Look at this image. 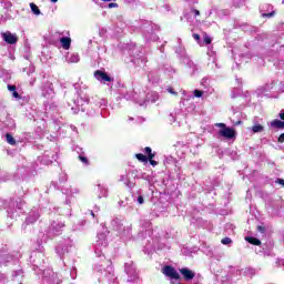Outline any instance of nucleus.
Segmentation results:
<instances>
[{
    "mask_svg": "<svg viewBox=\"0 0 284 284\" xmlns=\"http://www.w3.org/2000/svg\"><path fill=\"white\" fill-rule=\"evenodd\" d=\"M184 68H186V72L191 74V77H195V74H199L201 72V67L199 64L194 63L192 59L184 58L183 62H181Z\"/></svg>",
    "mask_w": 284,
    "mask_h": 284,
    "instance_id": "obj_15",
    "label": "nucleus"
},
{
    "mask_svg": "<svg viewBox=\"0 0 284 284\" xmlns=\"http://www.w3.org/2000/svg\"><path fill=\"white\" fill-rule=\"evenodd\" d=\"M65 267H70V276L72 278V281H74L77 278V266H74V263L72 264H65Z\"/></svg>",
    "mask_w": 284,
    "mask_h": 284,
    "instance_id": "obj_35",
    "label": "nucleus"
},
{
    "mask_svg": "<svg viewBox=\"0 0 284 284\" xmlns=\"http://www.w3.org/2000/svg\"><path fill=\"white\" fill-rule=\"evenodd\" d=\"M191 14L194 17H199L201 16V11H199L197 9H191Z\"/></svg>",
    "mask_w": 284,
    "mask_h": 284,
    "instance_id": "obj_57",
    "label": "nucleus"
},
{
    "mask_svg": "<svg viewBox=\"0 0 284 284\" xmlns=\"http://www.w3.org/2000/svg\"><path fill=\"white\" fill-rule=\"evenodd\" d=\"M144 154H146V158H149V159H154V156H155V154L152 153V148H150V146L144 148Z\"/></svg>",
    "mask_w": 284,
    "mask_h": 284,
    "instance_id": "obj_42",
    "label": "nucleus"
},
{
    "mask_svg": "<svg viewBox=\"0 0 284 284\" xmlns=\"http://www.w3.org/2000/svg\"><path fill=\"white\" fill-rule=\"evenodd\" d=\"M124 272L129 276V283H134V281L139 278V272L136 271V265H134V262H126L124 264Z\"/></svg>",
    "mask_w": 284,
    "mask_h": 284,
    "instance_id": "obj_12",
    "label": "nucleus"
},
{
    "mask_svg": "<svg viewBox=\"0 0 284 284\" xmlns=\"http://www.w3.org/2000/svg\"><path fill=\"white\" fill-rule=\"evenodd\" d=\"M60 43L63 50H70V45H72V39H70L69 37H62L60 38Z\"/></svg>",
    "mask_w": 284,
    "mask_h": 284,
    "instance_id": "obj_32",
    "label": "nucleus"
},
{
    "mask_svg": "<svg viewBox=\"0 0 284 284\" xmlns=\"http://www.w3.org/2000/svg\"><path fill=\"white\" fill-rule=\"evenodd\" d=\"M0 3L3 6L4 10H11L12 8V2L8 0H1Z\"/></svg>",
    "mask_w": 284,
    "mask_h": 284,
    "instance_id": "obj_46",
    "label": "nucleus"
},
{
    "mask_svg": "<svg viewBox=\"0 0 284 284\" xmlns=\"http://www.w3.org/2000/svg\"><path fill=\"white\" fill-rule=\"evenodd\" d=\"M108 234L110 232L103 231L99 232L97 235V241L93 246L94 254L102 263H97L93 267L94 272H97L99 278V283L103 284H119L116 280V275H114V267H112V261L106 260L103 252L108 247Z\"/></svg>",
    "mask_w": 284,
    "mask_h": 284,
    "instance_id": "obj_1",
    "label": "nucleus"
},
{
    "mask_svg": "<svg viewBox=\"0 0 284 284\" xmlns=\"http://www.w3.org/2000/svg\"><path fill=\"white\" fill-rule=\"evenodd\" d=\"M222 245H232V239L230 237H224L221 241Z\"/></svg>",
    "mask_w": 284,
    "mask_h": 284,
    "instance_id": "obj_53",
    "label": "nucleus"
},
{
    "mask_svg": "<svg viewBox=\"0 0 284 284\" xmlns=\"http://www.w3.org/2000/svg\"><path fill=\"white\" fill-rule=\"evenodd\" d=\"M68 181V174L61 173L59 176V182L60 183H65Z\"/></svg>",
    "mask_w": 284,
    "mask_h": 284,
    "instance_id": "obj_50",
    "label": "nucleus"
},
{
    "mask_svg": "<svg viewBox=\"0 0 284 284\" xmlns=\"http://www.w3.org/2000/svg\"><path fill=\"white\" fill-rule=\"evenodd\" d=\"M64 227H65V222L59 219L52 220L48 230L39 233L38 243H47L49 241H52L54 236H60V234L63 233Z\"/></svg>",
    "mask_w": 284,
    "mask_h": 284,
    "instance_id": "obj_4",
    "label": "nucleus"
},
{
    "mask_svg": "<svg viewBox=\"0 0 284 284\" xmlns=\"http://www.w3.org/2000/svg\"><path fill=\"white\" fill-rule=\"evenodd\" d=\"M270 130H284V121L275 119L268 123Z\"/></svg>",
    "mask_w": 284,
    "mask_h": 284,
    "instance_id": "obj_27",
    "label": "nucleus"
},
{
    "mask_svg": "<svg viewBox=\"0 0 284 284\" xmlns=\"http://www.w3.org/2000/svg\"><path fill=\"white\" fill-rule=\"evenodd\" d=\"M253 126L251 128V131L253 132V134H258L261 132L265 131V126H263L262 124H260L256 119L253 120Z\"/></svg>",
    "mask_w": 284,
    "mask_h": 284,
    "instance_id": "obj_30",
    "label": "nucleus"
},
{
    "mask_svg": "<svg viewBox=\"0 0 284 284\" xmlns=\"http://www.w3.org/2000/svg\"><path fill=\"white\" fill-rule=\"evenodd\" d=\"M215 128H221L217 132L220 136L229 140L236 139V130L227 126L225 123H216Z\"/></svg>",
    "mask_w": 284,
    "mask_h": 284,
    "instance_id": "obj_11",
    "label": "nucleus"
},
{
    "mask_svg": "<svg viewBox=\"0 0 284 284\" xmlns=\"http://www.w3.org/2000/svg\"><path fill=\"white\" fill-rule=\"evenodd\" d=\"M165 165H172L174 163H176V160L172 156H168L164 161Z\"/></svg>",
    "mask_w": 284,
    "mask_h": 284,
    "instance_id": "obj_48",
    "label": "nucleus"
},
{
    "mask_svg": "<svg viewBox=\"0 0 284 284\" xmlns=\"http://www.w3.org/2000/svg\"><path fill=\"white\" fill-rule=\"evenodd\" d=\"M24 278L23 268H14L11 274L10 284H23Z\"/></svg>",
    "mask_w": 284,
    "mask_h": 284,
    "instance_id": "obj_19",
    "label": "nucleus"
},
{
    "mask_svg": "<svg viewBox=\"0 0 284 284\" xmlns=\"http://www.w3.org/2000/svg\"><path fill=\"white\" fill-rule=\"evenodd\" d=\"M161 12H170V4H164L160 8Z\"/></svg>",
    "mask_w": 284,
    "mask_h": 284,
    "instance_id": "obj_56",
    "label": "nucleus"
},
{
    "mask_svg": "<svg viewBox=\"0 0 284 284\" xmlns=\"http://www.w3.org/2000/svg\"><path fill=\"white\" fill-rule=\"evenodd\" d=\"M30 9H31V12L33 14H36V17H39V14H41V10L39 9V7L34 2L30 3Z\"/></svg>",
    "mask_w": 284,
    "mask_h": 284,
    "instance_id": "obj_37",
    "label": "nucleus"
},
{
    "mask_svg": "<svg viewBox=\"0 0 284 284\" xmlns=\"http://www.w3.org/2000/svg\"><path fill=\"white\" fill-rule=\"evenodd\" d=\"M8 216H10V219H17V216H19V213L12 210H8Z\"/></svg>",
    "mask_w": 284,
    "mask_h": 284,
    "instance_id": "obj_51",
    "label": "nucleus"
},
{
    "mask_svg": "<svg viewBox=\"0 0 284 284\" xmlns=\"http://www.w3.org/2000/svg\"><path fill=\"white\" fill-rule=\"evenodd\" d=\"M6 140L9 145H17V140H14V136H12L10 133L6 134Z\"/></svg>",
    "mask_w": 284,
    "mask_h": 284,
    "instance_id": "obj_40",
    "label": "nucleus"
},
{
    "mask_svg": "<svg viewBox=\"0 0 284 284\" xmlns=\"http://www.w3.org/2000/svg\"><path fill=\"white\" fill-rule=\"evenodd\" d=\"M178 41L180 44L175 49V54H178L180 63H183L184 59H190V55H187L185 47L181 43V39H179Z\"/></svg>",
    "mask_w": 284,
    "mask_h": 284,
    "instance_id": "obj_24",
    "label": "nucleus"
},
{
    "mask_svg": "<svg viewBox=\"0 0 284 284\" xmlns=\"http://www.w3.org/2000/svg\"><path fill=\"white\" fill-rule=\"evenodd\" d=\"M98 199H106L108 196V186L102 183H98Z\"/></svg>",
    "mask_w": 284,
    "mask_h": 284,
    "instance_id": "obj_28",
    "label": "nucleus"
},
{
    "mask_svg": "<svg viewBox=\"0 0 284 284\" xmlns=\"http://www.w3.org/2000/svg\"><path fill=\"white\" fill-rule=\"evenodd\" d=\"M94 77H95L97 81H100L101 83H112V81H114V79H112V77H110L108 73H105V71H101V70H97L94 72Z\"/></svg>",
    "mask_w": 284,
    "mask_h": 284,
    "instance_id": "obj_23",
    "label": "nucleus"
},
{
    "mask_svg": "<svg viewBox=\"0 0 284 284\" xmlns=\"http://www.w3.org/2000/svg\"><path fill=\"white\" fill-rule=\"evenodd\" d=\"M0 265H19V260H16L14 256L8 254L6 248L0 251Z\"/></svg>",
    "mask_w": 284,
    "mask_h": 284,
    "instance_id": "obj_16",
    "label": "nucleus"
},
{
    "mask_svg": "<svg viewBox=\"0 0 284 284\" xmlns=\"http://www.w3.org/2000/svg\"><path fill=\"white\" fill-rule=\"evenodd\" d=\"M73 88L78 94V99L74 100V106L71 108L73 114H78L79 110L81 112H85L87 116H94V114H101V116L105 118V113L103 111L108 108V100L101 99L99 97H88L87 93L83 92L85 90V85L81 87V83H74Z\"/></svg>",
    "mask_w": 284,
    "mask_h": 284,
    "instance_id": "obj_2",
    "label": "nucleus"
},
{
    "mask_svg": "<svg viewBox=\"0 0 284 284\" xmlns=\"http://www.w3.org/2000/svg\"><path fill=\"white\" fill-rule=\"evenodd\" d=\"M204 43H206V45H210V43H212V38H210L207 34L204 36Z\"/></svg>",
    "mask_w": 284,
    "mask_h": 284,
    "instance_id": "obj_59",
    "label": "nucleus"
},
{
    "mask_svg": "<svg viewBox=\"0 0 284 284\" xmlns=\"http://www.w3.org/2000/svg\"><path fill=\"white\" fill-rule=\"evenodd\" d=\"M118 94L119 100L125 99V101H134V103H138L139 105H143L144 103V101L139 100V95L131 91V89H128L123 82H118Z\"/></svg>",
    "mask_w": 284,
    "mask_h": 284,
    "instance_id": "obj_6",
    "label": "nucleus"
},
{
    "mask_svg": "<svg viewBox=\"0 0 284 284\" xmlns=\"http://www.w3.org/2000/svg\"><path fill=\"white\" fill-rule=\"evenodd\" d=\"M162 274L171 278V281H179V278H181V275L179 274V272H176V268L170 265H166L162 268Z\"/></svg>",
    "mask_w": 284,
    "mask_h": 284,
    "instance_id": "obj_20",
    "label": "nucleus"
},
{
    "mask_svg": "<svg viewBox=\"0 0 284 284\" xmlns=\"http://www.w3.org/2000/svg\"><path fill=\"white\" fill-rule=\"evenodd\" d=\"M72 250H74V242L72 239L68 237L58 243L55 246V254L63 260V256H65V254H70Z\"/></svg>",
    "mask_w": 284,
    "mask_h": 284,
    "instance_id": "obj_8",
    "label": "nucleus"
},
{
    "mask_svg": "<svg viewBox=\"0 0 284 284\" xmlns=\"http://www.w3.org/2000/svg\"><path fill=\"white\" fill-rule=\"evenodd\" d=\"M10 19H12V10L8 9L4 12V16H0V21H10Z\"/></svg>",
    "mask_w": 284,
    "mask_h": 284,
    "instance_id": "obj_36",
    "label": "nucleus"
},
{
    "mask_svg": "<svg viewBox=\"0 0 284 284\" xmlns=\"http://www.w3.org/2000/svg\"><path fill=\"white\" fill-rule=\"evenodd\" d=\"M180 273L184 276L185 281H192V278H194V272L187 267L181 268Z\"/></svg>",
    "mask_w": 284,
    "mask_h": 284,
    "instance_id": "obj_31",
    "label": "nucleus"
},
{
    "mask_svg": "<svg viewBox=\"0 0 284 284\" xmlns=\"http://www.w3.org/2000/svg\"><path fill=\"white\" fill-rule=\"evenodd\" d=\"M41 216V214H39V209L34 207L32 209L27 219L26 222L22 224V230H28V225H34L36 222L39 221V217Z\"/></svg>",
    "mask_w": 284,
    "mask_h": 284,
    "instance_id": "obj_17",
    "label": "nucleus"
},
{
    "mask_svg": "<svg viewBox=\"0 0 284 284\" xmlns=\"http://www.w3.org/2000/svg\"><path fill=\"white\" fill-rule=\"evenodd\" d=\"M139 101H144L143 105H145L148 101H150L151 103H156V101H159V93L151 92V93H148L146 97L144 93H142L139 98Z\"/></svg>",
    "mask_w": 284,
    "mask_h": 284,
    "instance_id": "obj_25",
    "label": "nucleus"
},
{
    "mask_svg": "<svg viewBox=\"0 0 284 284\" xmlns=\"http://www.w3.org/2000/svg\"><path fill=\"white\" fill-rule=\"evenodd\" d=\"M23 72H26L28 74V77H30L31 74H34L36 68L33 64H30L29 68L23 69Z\"/></svg>",
    "mask_w": 284,
    "mask_h": 284,
    "instance_id": "obj_44",
    "label": "nucleus"
},
{
    "mask_svg": "<svg viewBox=\"0 0 284 284\" xmlns=\"http://www.w3.org/2000/svg\"><path fill=\"white\" fill-rule=\"evenodd\" d=\"M207 65L212 70H214L215 68H219V63H216V59H214V58L212 59V61Z\"/></svg>",
    "mask_w": 284,
    "mask_h": 284,
    "instance_id": "obj_49",
    "label": "nucleus"
},
{
    "mask_svg": "<svg viewBox=\"0 0 284 284\" xmlns=\"http://www.w3.org/2000/svg\"><path fill=\"white\" fill-rule=\"evenodd\" d=\"M6 283H7L6 275L0 274V284H6Z\"/></svg>",
    "mask_w": 284,
    "mask_h": 284,
    "instance_id": "obj_60",
    "label": "nucleus"
},
{
    "mask_svg": "<svg viewBox=\"0 0 284 284\" xmlns=\"http://www.w3.org/2000/svg\"><path fill=\"white\" fill-rule=\"evenodd\" d=\"M23 205H26V202L23 200L18 199V201H16L17 210H23Z\"/></svg>",
    "mask_w": 284,
    "mask_h": 284,
    "instance_id": "obj_47",
    "label": "nucleus"
},
{
    "mask_svg": "<svg viewBox=\"0 0 284 284\" xmlns=\"http://www.w3.org/2000/svg\"><path fill=\"white\" fill-rule=\"evenodd\" d=\"M7 88L16 101H21V94H19V91H17V85L8 84Z\"/></svg>",
    "mask_w": 284,
    "mask_h": 284,
    "instance_id": "obj_29",
    "label": "nucleus"
},
{
    "mask_svg": "<svg viewBox=\"0 0 284 284\" xmlns=\"http://www.w3.org/2000/svg\"><path fill=\"white\" fill-rule=\"evenodd\" d=\"M111 227L115 232H119L123 241H130V239H132V226H123V219L119 216L112 217Z\"/></svg>",
    "mask_w": 284,
    "mask_h": 284,
    "instance_id": "obj_5",
    "label": "nucleus"
},
{
    "mask_svg": "<svg viewBox=\"0 0 284 284\" xmlns=\"http://www.w3.org/2000/svg\"><path fill=\"white\" fill-rule=\"evenodd\" d=\"M245 241H247V243H251V245H261V240L256 237L246 236Z\"/></svg>",
    "mask_w": 284,
    "mask_h": 284,
    "instance_id": "obj_38",
    "label": "nucleus"
},
{
    "mask_svg": "<svg viewBox=\"0 0 284 284\" xmlns=\"http://www.w3.org/2000/svg\"><path fill=\"white\" fill-rule=\"evenodd\" d=\"M135 158L138 159V161H140V163H148V156H145L143 153H138L135 154Z\"/></svg>",
    "mask_w": 284,
    "mask_h": 284,
    "instance_id": "obj_43",
    "label": "nucleus"
},
{
    "mask_svg": "<svg viewBox=\"0 0 284 284\" xmlns=\"http://www.w3.org/2000/svg\"><path fill=\"white\" fill-rule=\"evenodd\" d=\"M41 94L43 99H47V101H52V99H54L55 93H54V85L52 84V82L47 81L42 84Z\"/></svg>",
    "mask_w": 284,
    "mask_h": 284,
    "instance_id": "obj_14",
    "label": "nucleus"
},
{
    "mask_svg": "<svg viewBox=\"0 0 284 284\" xmlns=\"http://www.w3.org/2000/svg\"><path fill=\"white\" fill-rule=\"evenodd\" d=\"M148 58L145 55H138L132 59L134 65H145Z\"/></svg>",
    "mask_w": 284,
    "mask_h": 284,
    "instance_id": "obj_33",
    "label": "nucleus"
},
{
    "mask_svg": "<svg viewBox=\"0 0 284 284\" xmlns=\"http://www.w3.org/2000/svg\"><path fill=\"white\" fill-rule=\"evenodd\" d=\"M261 14H262V17H266L267 19H272V17H274V14H275L274 7H272V4L262 6Z\"/></svg>",
    "mask_w": 284,
    "mask_h": 284,
    "instance_id": "obj_26",
    "label": "nucleus"
},
{
    "mask_svg": "<svg viewBox=\"0 0 284 284\" xmlns=\"http://www.w3.org/2000/svg\"><path fill=\"white\" fill-rule=\"evenodd\" d=\"M106 8L109 9H112V8H119V4L118 3H114V2H110Z\"/></svg>",
    "mask_w": 284,
    "mask_h": 284,
    "instance_id": "obj_61",
    "label": "nucleus"
},
{
    "mask_svg": "<svg viewBox=\"0 0 284 284\" xmlns=\"http://www.w3.org/2000/svg\"><path fill=\"white\" fill-rule=\"evenodd\" d=\"M133 201L138 203V205H143V203H145V199L141 194H139L138 196L133 195Z\"/></svg>",
    "mask_w": 284,
    "mask_h": 284,
    "instance_id": "obj_41",
    "label": "nucleus"
},
{
    "mask_svg": "<svg viewBox=\"0 0 284 284\" xmlns=\"http://www.w3.org/2000/svg\"><path fill=\"white\" fill-rule=\"evenodd\" d=\"M161 30V27L159 24H154L153 22L145 21L142 24V34L145 39V41H158L159 36H156V32Z\"/></svg>",
    "mask_w": 284,
    "mask_h": 284,
    "instance_id": "obj_7",
    "label": "nucleus"
},
{
    "mask_svg": "<svg viewBox=\"0 0 284 284\" xmlns=\"http://www.w3.org/2000/svg\"><path fill=\"white\" fill-rule=\"evenodd\" d=\"M267 92H284L283 81H273L272 83H266L264 87L257 89L258 95H267Z\"/></svg>",
    "mask_w": 284,
    "mask_h": 284,
    "instance_id": "obj_9",
    "label": "nucleus"
},
{
    "mask_svg": "<svg viewBox=\"0 0 284 284\" xmlns=\"http://www.w3.org/2000/svg\"><path fill=\"white\" fill-rule=\"evenodd\" d=\"M61 192L62 194H64L65 197V205H72V199H77V196H79V194H81V190H79V187L77 186H72L69 184H64L61 186Z\"/></svg>",
    "mask_w": 284,
    "mask_h": 284,
    "instance_id": "obj_10",
    "label": "nucleus"
},
{
    "mask_svg": "<svg viewBox=\"0 0 284 284\" xmlns=\"http://www.w3.org/2000/svg\"><path fill=\"white\" fill-rule=\"evenodd\" d=\"M78 159H79V161H81V163H83L84 165H88L89 161H88V159L85 158V155L80 154V155L78 156Z\"/></svg>",
    "mask_w": 284,
    "mask_h": 284,
    "instance_id": "obj_52",
    "label": "nucleus"
},
{
    "mask_svg": "<svg viewBox=\"0 0 284 284\" xmlns=\"http://www.w3.org/2000/svg\"><path fill=\"white\" fill-rule=\"evenodd\" d=\"M193 94L196 99H201V97H203V91L201 90H194Z\"/></svg>",
    "mask_w": 284,
    "mask_h": 284,
    "instance_id": "obj_54",
    "label": "nucleus"
},
{
    "mask_svg": "<svg viewBox=\"0 0 284 284\" xmlns=\"http://www.w3.org/2000/svg\"><path fill=\"white\" fill-rule=\"evenodd\" d=\"M159 72H161L159 68L148 72L149 83H152V85H159V83H161V75L159 74Z\"/></svg>",
    "mask_w": 284,
    "mask_h": 284,
    "instance_id": "obj_21",
    "label": "nucleus"
},
{
    "mask_svg": "<svg viewBox=\"0 0 284 284\" xmlns=\"http://www.w3.org/2000/svg\"><path fill=\"white\" fill-rule=\"evenodd\" d=\"M68 63H79L80 58H79V53H73L68 58Z\"/></svg>",
    "mask_w": 284,
    "mask_h": 284,
    "instance_id": "obj_39",
    "label": "nucleus"
},
{
    "mask_svg": "<svg viewBox=\"0 0 284 284\" xmlns=\"http://www.w3.org/2000/svg\"><path fill=\"white\" fill-rule=\"evenodd\" d=\"M257 232L265 234V226H257Z\"/></svg>",
    "mask_w": 284,
    "mask_h": 284,
    "instance_id": "obj_63",
    "label": "nucleus"
},
{
    "mask_svg": "<svg viewBox=\"0 0 284 284\" xmlns=\"http://www.w3.org/2000/svg\"><path fill=\"white\" fill-rule=\"evenodd\" d=\"M83 225H85V221H81L79 226H75V230H83Z\"/></svg>",
    "mask_w": 284,
    "mask_h": 284,
    "instance_id": "obj_62",
    "label": "nucleus"
},
{
    "mask_svg": "<svg viewBox=\"0 0 284 284\" xmlns=\"http://www.w3.org/2000/svg\"><path fill=\"white\" fill-rule=\"evenodd\" d=\"M1 37L3 42L8 43L9 45H14L19 41V37H17V33H12L10 31L2 32Z\"/></svg>",
    "mask_w": 284,
    "mask_h": 284,
    "instance_id": "obj_22",
    "label": "nucleus"
},
{
    "mask_svg": "<svg viewBox=\"0 0 284 284\" xmlns=\"http://www.w3.org/2000/svg\"><path fill=\"white\" fill-rule=\"evenodd\" d=\"M57 159H59V153L57 151L47 150L42 156L38 158V161L43 165H50V163H54Z\"/></svg>",
    "mask_w": 284,
    "mask_h": 284,
    "instance_id": "obj_13",
    "label": "nucleus"
},
{
    "mask_svg": "<svg viewBox=\"0 0 284 284\" xmlns=\"http://www.w3.org/2000/svg\"><path fill=\"white\" fill-rule=\"evenodd\" d=\"M120 181L124 183V185L129 187V190H132V187H134V182L130 181V178H128V175H121Z\"/></svg>",
    "mask_w": 284,
    "mask_h": 284,
    "instance_id": "obj_34",
    "label": "nucleus"
},
{
    "mask_svg": "<svg viewBox=\"0 0 284 284\" xmlns=\"http://www.w3.org/2000/svg\"><path fill=\"white\" fill-rule=\"evenodd\" d=\"M241 29L244 31V32H254V27L247 24V23H244L241 26Z\"/></svg>",
    "mask_w": 284,
    "mask_h": 284,
    "instance_id": "obj_45",
    "label": "nucleus"
},
{
    "mask_svg": "<svg viewBox=\"0 0 284 284\" xmlns=\"http://www.w3.org/2000/svg\"><path fill=\"white\" fill-rule=\"evenodd\" d=\"M275 183H278L280 185L284 186V180L283 179H276Z\"/></svg>",
    "mask_w": 284,
    "mask_h": 284,
    "instance_id": "obj_64",
    "label": "nucleus"
},
{
    "mask_svg": "<svg viewBox=\"0 0 284 284\" xmlns=\"http://www.w3.org/2000/svg\"><path fill=\"white\" fill-rule=\"evenodd\" d=\"M69 130H71V132H73L74 134H79V130H77V128L74 126V124H71L68 126Z\"/></svg>",
    "mask_w": 284,
    "mask_h": 284,
    "instance_id": "obj_58",
    "label": "nucleus"
},
{
    "mask_svg": "<svg viewBox=\"0 0 284 284\" xmlns=\"http://www.w3.org/2000/svg\"><path fill=\"white\" fill-rule=\"evenodd\" d=\"M275 67L278 68V70H283V68H284V60H280L277 63H275Z\"/></svg>",
    "mask_w": 284,
    "mask_h": 284,
    "instance_id": "obj_55",
    "label": "nucleus"
},
{
    "mask_svg": "<svg viewBox=\"0 0 284 284\" xmlns=\"http://www.w3.org/2000/svg\"><path fill=\"white\" fill-rule=\"evenodd\" d=\"M158 69L160 72H163V74L169 79H172V77L176 74V69L168 62L159 64Z\"/></svg>",
    "mask_w": 284,
    "mask_h": 284,
    "instance_id": "obj_18",
    "label": "nucleus"
},
{
    "mask_svg": "<svg viewBox=\"0 0 284 284\" xmlns=\"http://www.w3.org/2000/svg\"><path fill=\"white\" fill-rule=\"evenodd\" d=\"M30 263L32 264L34 274L42 276V284H61L59 274L48 267V258L45 257V251L43 248L32 252Z\"/></svg>",
    "mask_w": 284,
    "mask_h": 284,
    "instance_id": "obj_3",
    "label": "nucleus"
}]
</instances>
